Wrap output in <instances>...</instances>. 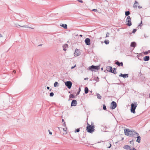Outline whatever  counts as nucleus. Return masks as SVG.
Returning <instances> with one entry per match:
<instances>
[{
    "mask_svg": "<svg viewBox=\"0 0 150 150\" xmlns=\"http://www.w3.org/2000/svg\"><path fill=\"white\" fill-rule=\"evenodd\" d=\"M93 11H94L95 12H96L97 11V10L96 9H94L93 10Z\"/></svg>",
    "mask_w": 150,
    "mask_h": 150,
    "instance_id": "a18cd8bd",
    "label": "nucleus"
},
{
    "mask_svg": "<svg viewBox=\"0 0 150 150\" xmlns=\"http://www.w3.org/2000/svg\"><path fill=\"white\" fill-rule=\"evenodd\" d=\"M60 26L65 29H67V25L66 24H62V25H60Z\"/></svg>",
    "mask_w": 150,
    "mask_h": 150,
    "instance_id": "412c9836",
    "label": "nucleus"
},
{
    "mask_svg": "<svg viewBox=\"0 0 150 150\" xmlns=\"http://www.w3.org/2000/svg\"><path fill=\"white\" fill-rule=\"evenodd\" d=\"M137 140H136V142L138 143H140V141H141V137L140 136H139V135L137 137Z\"/></svg>",
    "mask_w": 150,
    "mask_h": 150,
    "instance_id": "a211bd4d",
    "label": "nucleus"
},
{
    "mask_svg": "<svg viewBox=\"0 0 150 150\" xmlns=\"http://www.w3.org/2000/svg\"><path fill=\"white\" fill-rule=\"evenodd\" d=\"M56 128H57L59 130L60 133L61 134L63 135L65 134L64 133L62 132V131H63L64 130V128L59 127H57Z\"/></svg>",
    "mask_w": 150,
    "mask_h": 150,
    "instance_id": "9b49d317",
    "label": "nucleus"
},
{
    "mask_svg": "<svg viewBox=\"0 0 150 150\" xmlns=\"http://www.w3.org/2000/svg\"><path fill=\"white\" fill-rule=\"evenodd\" d=\"M95 126L93 125H89L88 123L87 124L86 130L87 132L92 133L94 132L95 129Z\"/></svg>",
    "mask_w": 150,
    "mask_h": 150,
    "instance_id": "f257e3e1",
    "label": "nucleus"
},
{
    "mask_svg": "<svg viewBox=\"0 0 150 150\" xmlns=\"http://www.w3.org/2000/svg\"><path fill=\"white\" fill-rule=\"evenodd\" d=\"M147 52L148 53V54L149 53H150V50H149L148 51H147Z\"/></svg>",
    "mask_w": 150,
    "mask_h": 150,
    "instance_id": "5fc2aeb1",
    "label": "nucleus"
},
{
    "mask_svg": "<svg viewBox=\"0 0 150 150\" xmlns=\"http://www.w3.org/2000/svg\"><path fill=\"white\" fill-rule=\"evenodd\" d=\"M63 125L64 126V127H66V124L65 122H64Z\"/></svg>",
    "mask_w": 150,
    "mask_h": 150,
    "instance_id": "de8ad7c7",
    "label": "nucleus"
},
{
    "mask_svg": "<svg viewBox=\"0 0 150 150\" xmlns=\"http://www.w3.org/2000/svg\"><path fill=\"white\" fill-rule=\"evenodd\" d=\"M76 67V65H74V66H72V67H71V69H73L74 68H75V67Z\"/></svg>",
    "mask_w": 150,
    "mask_h": 150,
    "instance_id": "a19ab883",
    "label": "nucleus"
},
{
    "mask_svg": "<svg viewBox=\"0 0 150 150\" xmlns=\"http://www.w3.org/2000/svg\"><path fill=\"white\" fill-rule=\"evenodd\" d=\"M18 26H20V27H24V28H31V29H34V28H32L31 27H28V26H25V25H23V26H21L19 25H17V26H16V27H18Z\"/></svg>",
    "mask_w": 150,
    "mask_h": 150,
    "instance_id": "4be33fe9",
    "label": "nucleus"
},
{
    "mask_svg": "<svg viewBox=\"0 0 150 150\" xmlns=\"http://www.w3.org/2000/svg\"><path fill=\"white\" fill-rule=\"evenodd\" d=\"M123 148L124 149H125L127 150H128V149L130 150V149H130V146H129V145H125L123 147Z\"/></svg>",
    "mask_w": 150,
    "mask_h": 150,
    "instance_id": "f3484780",
    "label": "nucleus"
},
{
    "mask_svg": "<svg viewBox=\"0 0 150 150\" xmlns=\"http://www.w3.org/2000/svg\"><path fill=\"white\" fill-rule=\"evenodd\" d=\"M69 98H74L76 97L75 96H74L72 94H70V95L69 96Z\"/></svg>",
    "mask_w": 150,
    "mask_h": 150,
    "instance_id": "bb28decb",
    "label": "nucleus"
},
{
    "mask_svg": "<svg viewBox=\"0 0 150 150\" xmlns=\"http://www.w3.org/2000/svg\"><path fill=\"white\" fill-rule=\"evenodd\" d=\"M80 36L81 37H82V35H80Z\"/></svg>",
    "mask_w": 150,
    "mask_h": 150,
    "instance_id": "052dcab7",
    "label": "nucleus"
},
{
    "mask_svg": "<svg viewBox=\"0 0 150 150\" xmlns=\"http://www.w3.org/2000/svg\"><path fill=\"white\" fill-rule=\"evenodd\" d=\"M144 36L145 37V38L147 37L148 36L146 35L145 34L144 35Z\"/></svg>",
    "mask_w": 150,
    "mask_h": 150,
    "instance_id": "864d4df0",
    "label": "nucleus"
},
{
    "mask_svg": "<svg viewBox=\"0 0 150 150\" xmlns=\"http://www.w3.org/2000/svg\"><path fill=\"white\" fill-rule=\"evenodd\" d=\"M52 90V88H51L50 90V91H51V90Z\"/></svg>",
    "mask_w": 150,
    "mask_h": 150,
    "instance_id": "0e129e2a",
    "label": "nucleus"
},
{
    "mask_svg": "<svg viewBox=\"0 0 150 150\" xmlns=\"http://www.w3.org/2000/svg\"><path fill=\"white\" fill-rule=\"evenodd\" d=\"M137 102H133L131 105V107L130 109L131 112L135 114L136 112L135 110L137 106Z\"/></svg>",
    "mask_w": 150,
    "mask_h": 150,
    "instance_id": "7ed1b4c3",
    "label": "nucleus"
},
{
    "mask_svg": "<svg viewBox=\"0 0 150 150\" xmlns=\"http://www.w3.org/2000/svg\"><path fill=\"white\" fill-rule=\"evenodd\" d=\"M62 122H63L64 121V120L63 119H62Z\"/></svg>",
    "mask_w": 150,
    "mask_h": 150,
    "instance_id": "bf43d9fd",
    "label": "nucleus"
},
{
    "mask_svg": "<svg viewBox=\"0 0 150 150\" xmlns=\"http://www.w3.org/2000/svg\"><path fill=\"white\" fill-rule=\"evenodd\" d=\"M142 23V21H141V22L138 25V26H141V24Z\"/></svg>",
    "mask_w": 150,
    "mask_h": 150,
    "instance_id": "37998d69",
    "label": "nucleus"
},
{
    "mask_svg": "<svg viewBox=\"0 0 150 150\" xmlns=\"http://www.w3.org/2000/svg\"><path fill=\"white\" fill-rule=\"evenodd\" d=\"M117 106V104L115 102L113 101L111 103L110 108L112 110L115 109Z\"/></svg>",
    "mask_w": 150,
    "mask_h": 150,
    "instance_id": "0eeeda50",
    "label": "nucleus"
},
{
    "mask_svg": "<svg viewBox=\"0 0 150 150\" xmlns=\"http://www.w3.org/2000/svg\"><path fill=\"white\" fill-rule=\"evenodd\" d=\"M129 143H130L131 144H132V145H133L134 144V142H133V140H132L130 141L129 142Z\"/></svg>",
    "mask_w": 150,
    "mask_h": 150,
    "instance_id": "e433bc0d",
    "label": "nucleus"
},
{
    "mask_svg": "<svg viewBox=\"0 0 150 150\" xmlns=\"http://www.w3.org/2000/svg\"><path fill=\"white\" fill-rule=\"evenodd\" d=\"M109 35H110L109 33H108V32H107V34H106V37H109Z\"/></svg>",
    "mask_w": 150,
    "mask_h": 150,
    "instance_id": "58836bf2",
    "label": "nucleus"
},
{
    "mask_svg": "<svg viewBox=\"0 0 150 150\" xmlns=\"http://www.w3.org/2000/svg\"><path fill=\"white\" fill-rule=\"evenodd\" d=\"M104 42L105 43V44L108 45L109 44V41L108 40H105L104 41Z\"/></svg>",
    "mask_w": 150,
    "mask_h": 150,
    "instance_id": "c756f323",
    "label": "nucleus"
},
{
    "mask_svg": "<svg viewBox=\"0 0 150 150\" xmlns=\"http://www.w3.org/2000/svg\"><path fill=\"white\" fill-rule=\"evenodd\" d=\"M68 47V45L67 44H65L63 46V50L64 51H66L67 49H66V48Z\"/></svg>",
    "mask_w": 150,
    "mask_h": 150,
    "instance_id": "6ab92c4d",
    "label": "nucleus"
},
{
    "mask_svg": "<svg viewBox=\"0 0 150 150\" xmlns=\"http://www.w3.org/2000/svg\"><path fill=\"white\" fill-rule=\"evenodd\" d=\"M88 79V78H85L84 79L85 80H87Z\"/></svg>",
    "mask_w": 150,
    "mask_h": 150,
    "instance_id": "6e6d98bb",
    "label": "nucleus"
},
{
    "mask_svg": "<svg viewBox=\"0 0 150 150\" xmlns=\"http://www.w3.org/2000/svg\"><path fill=\"white\" fill-rule=\"evenodd\" d=\"M110 144V146L108 147V148H110L111 147V144Z\"/></svg>",
    "mask_w": 150,
    "mask_h": 150,
    "instance_id": "4d7b16f0",
    "label": "nucleus"
},
{
    "mask_svg": "<svg viewBox=\"0 0 150 150\" xmlns=\"http://www.w3.org/2000/svg\"><path fill=\"white\" fill-rule=\"evenodd\" d=\"M126 22H127V23L126 24V25L128 26H130L132 25V24L131 22V20H126Z\"/></svg>",
    "mask_w": 150,
    "mask_h": 150,
    "instance_id": "4468645a",
    "label": "nucleus"
},
{
    "mask_svg": "<svg viewBox=\"0 0 150 150\" xmlns=\"http://www.w3.org/2000/svg\"><path fill=\"white\" fill-rule=\"evenodd\" d=\"M130 14V12L129 11H127L125 12V15L126 16H128Z\"/></svg>",
    "mask_w": 150,
    "mask_h": 150,
    "instance_id": "a878e982",
    "label": "nucleus"
},
{
    "mask_svg": "<svg viewBox=\"0 0 150 150\" xmlns=\"http://www.w3.org/2000/svg\"><path fill=\"white\" fill-rule=\"evenodd\" d=\"M150 59V57L149 56H146L143 58V60L145 61H149Z\"/></svg>",
    "mask_w": 150,
    "mask_h": 150,
    "instance_id": "2eb2a0df",
    "label": "nucleus"
},
{
    "mask_svg": "<svg viewBox=\"0 0 150 150\" xmlns=\"http://www.w3.org/2000/svg\"><path fill=\"white\" fill-rule=\"evenodd\" d=\"M13 72L14 73H15V72H16V71H13Z\"/></svg>",
    "mask_w": 150,
    "mask_h": 150,
    "instance_id": "680f3d73",
    "label": "nucleus"
},
{
    "mask_svg": "<svg viewBox=\"0 0 150 150\" xmlns=\"http://www.w3.org/2000/svg\"><path fill=\"white\" fill-rule=\"evenodd\" d=\"M139 4L138 2H137L136 1H135V3H134L133 5V7L134 8H137V6L136 4Z\"/></svg>",
    "mask_w": 150,
    "mask_h": 150,
    "instance_id": "cd10ccee",
    "label": "nucleus"
},
{
    "mask_svg": "<svg viewBox=\"0 0 150 150\" xmlns=\"http://www.w3.org/2000/svg\"><path fill=\"white\" fill-rule=\"evenodd\" d=\"M99 78L98 77L94 76L93 80H95L96 82L99 81Z\"/></svg>",
    "mask_w": 150,
    "mask_h": 150,
    "instance_id": "5701e85b",
    "label": "nucleus"
},
{
    "mask_svg": "<svg viewBox=\"0 0 150 150\" xmlns=\"http://www.w3.org/2000/svg\"><path fill=\"white\" fill-rule=\"evenodd\" d=\"M103 68L102 67L101 68V70H103Z\"/></svg>",
    "mask_w": 150,
    "mask_h": 150,
    "instance_id": "13d9d810",
    "label": "nucleus"
},
{
    "mask_svg": "<svg viewBox=\"0 0 150 150\" xmlns=\"http://www.w3.org/2000/svg\"><path fill=\"white\" fill-rule=\"evenodd\" d=\"M47 89L49 90L50 89V87L49 86H47Z\"/></svg>",
    "mask_w": 150,
    "mask_h": 150,
    "instance_id": "09e8293b",
    "label": "nucleus"
},
{
    "mask_svg": "<svg viewBox=\"0 0 150 150\" xmlns=\"http://www.w3.org/2000/svg\"><path fill=\"white\" fill-rule=\"evenodd\" d=\"M80 92H79V91H78V92L76 93V96L79 95V94Z\"/></svg>",
    "mask_w": 150,
    "mask_h": 150,
    "instance_id": "c03bdc74",
    "label": "nucleus"
},
{
    "mask_svg": "<svg viewBox=\"0 0 150 150\" xmlns=\"http://www.w3.org/2000/svg\"><path fill=\"white\" fill-rule=\"evenodd\" d=\"M123 139H124V138H122V140H123Z\"/></svg>",
    "mask_w": 150,
    "mask_h": 150,
    "instance_id": "774afa93",
    "label": "nucleus"
},
{
    "mask_svg": "<svg viewBox=\"0 0 150 150\" xmlns=\"http://www.w3.org/2000/svg\"><path fill=\"white\" fill-rule=\"evenodd\" d=\"M139 135V134L138 133H137L136 132L132 135V137H133L134 138H137V137Z\"/></svg>",
    "mask_w": 150,
    "mask_h": 150,
    "instance_id": "aec40b11",
    "label": "nucleus"
},
{
    "mask_svg": "<svg viewBox=\"0 0 150 150\" xmlns=\"http://www.w3.org/2000/svg\"><path fill=\"white\" fill-rule=\"evenodd\" d=\"M138 7L139 8H142V6H138Z\"/></svg>",
    "mask_w": 150,
    "mask_h": 150,
    "instance_id": "8fccbe9b",
    "label": "nucleus"
},
{
    "mask_svg": "<svg viewBox=\"0 0 150 150\" xmlns=\"http://www.w3.org/2000/svg\"><path fill=\"white\" fill-rule=\"evenodd\" d=\"M89 91L88 89V87H86L84 88V92L85 93L87 94L88 93Z\"/></svg>",
    "mask_w": 150,
    "mask_h": 150,
    "instance_id": "b1692460",
    "label": "nucleus"
},
{
    "mask_svg": "<svg viewBox=\"0 0 150 150\" xmlns=\"http://www.w3.org/2000/svg\"><path fill=\"white\" fill-rule=\"evenodd\" d=\"M140 73L141 74V75H140V76H141V75H142V74L141 73V72H140Z\"/></svg>",
    "mask_w": 150,
    "mask_h": 150,
    "instance_id": "e2e57ef3",
    "label": "nucleus"
},
{
    "mask_svg": "<svg viewBox=\"0 0 150 150\" xmlns=\"http://www.w3.org/2000/svg\"><path fill=\"white\" fill-rule=\"evenodd\" d=\"M120 77H121L124 78H128V74H123L122 73H121L119 75Z\"/></svg>",
    "mask_w": 150,
    "mask_h": 150,
    "instance_id": "f8f14e48",
    "label": "nucleus"
},
{
    "mask_svg": "<svg viewBox=\"0 0 150 150\" xmlns=\"http://www.w3.org/2000/svg\"><path fill=\"white\" fill-rule=\"evenodd\" d=\"M130 150H137L136 149L134 148L133 147L132 149H130Z\"/></svg>",
    "mask_w": 150,
    "mask_h": 150,
    "instance_id": "79ce46f5",
    "label": "nucleus"
},
{
    "mask_svg": "<svg viewBox=\"0 0 150 150\" xmlns=\"http://www.w3.org/2000/svg\"><path fill=\"white\" fill-rule=\"evenodd\" d=\"M79 91V92L81 91V88H79V90L78 91Z\"/></svg>",
    "mask_w": 150,
    "mask_h": 150,
    "instance_id": "3c124183",
    "label": "nucleus"
},
{
    "mask_svg": "<svg viewBox=\"0 0 150 150\" xmlns=\"http://www.w3.org/2000/svg\"><path fill=\"white\" fill-rule=\"evenodd\" d=\"M86 45H90V40L89 38H86L84 41Z\"/></svg>",
    "mask_w": 150,
    "mask_h": 150,
    "instance_id": "1a4fd4ad",
    "label": "nucleus"
},
{
    "mask_svg": "<svg viewBox=\"0 0 150 150\" xmlns=\"http://www.w3.org/2000/svg\"><path fill=\"white\" fill-rule=\"evenodd\" d=\"M67 128H66V129L64 128V130L63 131L64 133H65V134H67Z\"/></svg>",
    "mask_w": 150,
    "mask_h": 150,
    "instance_id": "c9c22d12",
    "label": "nucleus"
},
{
    "mask_svg": "<svg viewBox=\"0 0 150 150\" xmlns=\"http://www.w3.org/2000/svg\"><path fill=\"white\" fill-rule=\"evenodd\" d=\"M135 131L130 130L129 129H125L124 133L126 135L129 136L130 137L132 136L133 134L136 132Z\"/></svg>",
    "mask_w": 150,
    "mask_h": 150,
    "instance_id": "f03ea898",
    "label": "nucleus"
},
{
    "mask_svg": "<svg viewBox=\"0 0 150 150\" xmlns=\"http://www.w3.org/2000/svg\"><path fill=\"white\" fill-rule=\"evenodd\" d=\"M137 30L136 29H133V30L132 31V33H134L136 32V31H137Z\"/></svg>",
    "mask_w": 150,
    "mask_h": 150,
    "instance_id": "f704fd0d",
    "label": "nucleus"
},
{
    "mask_svg": "<svg viewBox=\"0 0 150 150\" xmlns=\"http://www.w3.org/2000/svg\"><path fill=\"white\" fill-rule=\"evenodd\" d=\"M106 109L107 108H106V106L104 104L103 107V109L104 110H106Z\"/></svg>",
    "mask_w": 150,
    "mask_h": 150,
    "instance_id": "72a5a7b5",
    "label": "nucleus"
},
{
    "mask_svg": "<svg viewBox=\"0 0 150 150\" xmlns=\"http://www.w3.org/2000/svg\"><path fill=\"white\" fill-rule=\"evenodd\" d=\"M65 86L67 87L69 89H70L71 87L72 83L70 81H67L65 82Z\"/></svg>",
    "mask_w": 150,
    "mask_h": 150,
    "instance_id": "423d86ee",
    "label": "nucleus"
},
{
    "mask_svg": "<svg viewBox=\"0 0 150 150\" xmlns=\"http://www.w3.org/2000/svg\"><path fill=\"white\" fill-rule=\"evenodd\" d=\"M143 53L145 55H147L148 54V52L147 51H145V52H143Z\"/></svg>",
    "mask_w": 150,
    "mask_h": 150,
    "instance_id": "4c0bfd02",
    "label": "nucleus"
},
{
    "mask_svg": "<svg viewBox=\"0 0 150 150\" xmlns=\"http://www.w3.org/2000/svg\"><path fill=\"white\" fill-rule=\"evenodd\" d=\"M97 96L98 98L100 99H101L102 97L98 93L97 94Z\"/></svg>",
    "mask_w": 150,
    "mask_h": 150,
    "instance_id": "c85d7f7f",
    "label": "nucleus"
},
{
    "mask_svg": "<svg viewBox=\"0 0 150 150\" xmlns=\"http://www.w3.org/2000/svg\"><path fill=\"white\" fill-rule=\"evenodd\" d=\"M77 104L76 100H73L71 102V106H75Z\"/></svg>",
    "mask_w": 150,
    "mask_h": 150,
    "instance_id": "9d476101",
    "label": "nucleus"
},
{
    "mask_svg": "<svg viewBox=\"0 0 150 150\" xmlns=\"http://www.w3.org/2000/svg\"><path fill=\"white\" fill-rule=\"evenodd\" d=\"M100 66H94L93 65H92L91 66H90L88 67L87 69L88 70H90L92 71H96V70H98L100 69Z\"/></svg>",
    "mask_w": 150,
    "mask_h": 150,
    "instance_id": "20e7f679",
    "label": "nucleus"
},
{
    "mask_svg": "<svg viewBox=\"0 0 150 150\" xmlns=\"http://www.w3.org/2000/svg\"><path fill=\"white\" fill-rule=\"evenodd\" d=\"M115 64L119 67L123 66V63L122 62H120L117 60L116 61Z\"/></svg>",
    "mask_w": 150,
    "mask_h": 150,
    "instance_id": "ddd939ff",
    "label": "nucleus"
},
{
    "mask_svg": "<svg viewBox=\"0 0 150 150\" xmlns=\"http://www.w3.org/2000/svg\"><path fill=\"white\" fill-rule=\"evenodd\" d=\"M59 86V84L58 82L57 81H56L54 83V87H57V86Z\"/></svg>",
    "mask_w": 150,
    "mask_h": 150,
    "instance_id": "393cba45",
    "label": "nucleus"
},
{
    "mask_svg": "<svg viewBox=\"0 0 150 150\" xmlns=\"http://www.w3.org/2000/svg\"><path fill=\"white\" fill-rule=\"evenodd\" d=\"M74 54V56L75 57L81 54L80 50L76 49L75 50Z\"/></svg>",
    "mask_w": 150,
    "mask_h": 150,
    "instance_id": "6e6552de",
    "label": "nucleus"
},
{
    "mask_svg": "<svg viewBox=\"0 0 150 150\" xmlns=\"http://www.w3.org/2000/svg\"><path fill=\"white\" fill-rule=\"evenodd\" d=\"M90 92H91V93H92V91H90Z\"/></svg>",
    "mask_w": 150,
    "mask_h": 150,
    "instance_id": "69168bd1",
    "label": "nucleus"
},
{
    "mask_svg": "<svg viewBox=\"0 0 150 150\" xmlns=\"http://www.w3.org/2000/svg\"><path fill=\"white\" fill-rule=\"evenodd\" d=\"M49 133L50 134H52V132L50 131V130H49Z\"/></svg>",
    "mask_w": 150,
    "mask_h": 150,
    "instance_id": "49530a36",
    "label": "nucleus"
},
{
    "mask_svg": "<svg viewBox=\"0 0 150 150\" xmlns=\"http://www.w3.org/2000/svg\"><path fill=\"white\" fill-rule=\"evenodd\" d=\"M80 131V129L79 128H77L75 130V132H79Z\"/></svg>",
    "mask_w": 150,
    "mask_h": 150,
    "instance_id": "7c9ffc66",
    "label": "nucleus"
},
{
    "mask_svg": "<svg viewBox=\"0 0 150 150\" xmlns=\"http://www.w3.org/2000/svg\"><path fill=\"white\" fill-rule=\"evenodd\" d=\"M79 91V92L81 91V88H79V90L78 91Z\"/></svg>",
    "mask_w": 150,
    "mask_h": 150,
    "instance_id": "603ef678",
    "label": "nucleus"
},
{
    "mask_svg": "<svg viewBox=\"0 0 150 150\" xmlns=\"http://www.w3.org/2000/svg\"><path fill=\"white\" fill-rule=\"evenodd\" d=\"M54 95V94L53 92L50 93V97H52Z\"/></svg>",
    "mask_w": 150,
    "mask_h": 150,
    "instance_id": "473e14b6",
    "label": "nucleus"
},
{
    "mask_svg": "<svg viewBox=\"0 0 150 150\" xmlns=\"http://www.w3.org/2000/svg\"><path fill=\"white\" fill-rule=\"evenodd\" d=\"M136 46V43L135 42H131L130 44V46L131 47H135Z\"/></svg>",
    "mask_w": 150,
    "mask_h": 150,
    "instance_id": "dca6fc26",
    "label": "nucleus"
},
{
    "mask_svg": "<svg viewBox=\"0 0 150 150\" xmlns=\"http://www.w3.org/2000/svg\"><path fill=\"white\" fill-rule=\"evenodd\" d=\"M113 69H112V67L108 66L106 67V69L107 71L115 74L117 73L116 71V69L115 68H113Z\"/></svg>",
    "mask_w": 150,
    "mask_h": 150,
    "instance_id": "39448f33",
    "label": "nucleus"
},
{
    "mask_svg": "<svg viewBox=\"0 0 150 150\" xmlns=\"http://www.w3.org/2000/svg\"><path fill=\"white\" fill-rule=\"evenodd\" d=\"M78 1H79V2L81 3H82L83 2V1L81 0H78Z\"/></svg>",
    "mask_w": 150,
    "mask_h": 150,
    "instance_id": "ea45409f",
    "label": "nucleus"
},
{
    "mask_svg": "<svg viewBox=\"0 0 150 150\" xmlns=\"http://www.w3.org/2000/svg\"><path fill=\"white\" fill-rule=\"evenodd\" d=\"M68 93H70V91H69V92H68Z\"/></svg>",
    "mask_w": 150,
    "mask_h": 150,
    "instance_id": "338daca9",
    "label": "nucleus"
},
{
    "mask_svg": "<svg viewBox=\"0 0 150 150\" xmlns=\"http://www.w3.org/2000/svg\"><path fill=\"white\" fill-rule=\"evenodd\" d=\"M131 18L129 16H127V18L126 20H131Z\"/></svg>",
    "mask_w": 150,
    "mask_h": 150,
    "instance_id": "2f4dec72",
    "label": "nucleus"
}]
</instances>
